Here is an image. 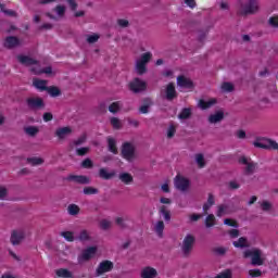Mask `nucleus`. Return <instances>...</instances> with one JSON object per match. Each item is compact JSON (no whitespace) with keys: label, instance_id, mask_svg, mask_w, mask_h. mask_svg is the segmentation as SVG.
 Masks as SVG:
<instances>
[{"label":"nucleus","instance_id":"obj_1","mask_svg":"<svg viewBox=\"0 0 278 278\" xmlns=\"http://www.w3.org/2000/svg\"><path fill=\"white\" fill-rule=\"evenodd\" d=\"M243 257H251L252 266H263L264 265V252L260 248L248 249L243 252Z\"/></svg>","mask_w":278,"mask_h":278},{"label":"nucleus","instance_id":"obj_2","mask_svg":"<svg viewBox=\"0 0 278 278\" xmlns=\"http://www.w3.org/2000/svg\"><path fill=\"white\" fill-rule=\"evenodd\" d=\"M153 58V53L146 52L140 55L139 59L135 62V72L137 75H144L147 73V64L151 62V59Z\"/></svg>","mask_w":278,"mask_h":278},{"label":"nucleus","instance_id":"obj_3","mask_svg":"<svg viewBox=\"0 0 278 278\" xmlns=\"http://www.w3.org/2000/svg\"><path fill=\"white\" fill-rule=\"evenodd\" d=\"M260 12V0H248L247 2H240L239 14L242 16L247 14H255Z\"/></svg>","mask_w":278,"mask_h":278},{"label":"nucleus","instance_id":"obj_4","mask_svg":"<svg viewBox=\"0 0 278 278\" xmlns=\"http://www.w3.org/2000/svg\"><path fill=\"white\" fill-rule=\"evenodd\" d=\"M194 242H197V239L191 233L186 235L182 239L179 247L185 257H189L190 253H192V250L194 249Z\"/></svg>","mask_w":278,"mask_h":278},{"label":"nucleus","instance_id":"obj_5","mask_svg":"<svg viewBox=\"0 0 278 278\" xmlns=\"http://www.w3.org/2000/svg\"><path fill=\"white\" fill-rule=\"evenodd\" d=\"M122 156L127 162H134L136 160V147L130 142H125L122 147Z\"/></svg>","mask_w":278,"mask_h":278},{"label":"nucleus","instance_id":"obj_6","mask_svg":"<svg viewBox=\"0 0 278 278\" xmlns=\"http://www.w3.org/2000/svg\"><path fill=\"white\" fill-rule=\"evenodd\" d=\"M94 255H97V247H89L83 250V252L78 255V264L90 262Z\"/></svg>","mask_w":278,"mask_h":278},{"label":"nucleus","instance_id":"obj_7","mask_svg":"<svg viewBox=\"0 0 278 278\" xmlns=\"http://www.w3.org/2000/svg\"><path fill=\"white\" fill-rule=\"evenodd\" d=\"M239 164H243V166H245L244 170L247 175H253L257 168V163L252 162L251 157L247 156H240Z\"/></svg>","mask_w":278,"mask_h":278},{"label":"nucleus","instance_id":"obj_8","mask_svg":"<svg viewBox=\"0 0 278 278\" xmlns=\"http://www.w3.org/2000/svg\"><path fill=\"white\" fill-rule=\"evenodd\" d=\"M174 186L176 190L186 192L188 191V188H190V180L182 176H176L174 179Z\"/></svg>","mask_w":278,"mask_h":278},{"label":"nucleus","instance_id":"obj_9","mask_svg":"<svg viewBox=\"0 0 278 278\" xmlns=\"http://www.w3.org/2000/svg\"><path fill=\"white\" fill-rule=\"evenodd\" d=\"M25 240V230L23 229H16L13 230L11 233L10 242L13 244V247H18L21 242Z\"/></svg>","mask_w":278,"mask_h":278},{"label":"nucleus","instance_id":"obj_10","mask_svg":"<svg viewBox=\"0 0 278 278\" xmlns=\"http://www.w3.org/2000/svg\"><path fill=\"white\" fill-rule=\"evenodd\" d=\"M129 88L132 92H143V90H147V83L140 78H135L130 84Z\"/></svg>","mask_w":278,"mask_h":278},{"label":"nucleus","instance_id":"obj_11","mask_svg":"<svg viewBox=\"0 0 278 278\" xmlns=\"http://www.w3.org/2000/svg\"><path fill=\"white\" fill-rule=\"evenodd\" d=\"M17 61L23 64L24 66H30L31 68H38V61L34 58L27 56V55H23L20 54L17 55Z\"/></svg>","mask_w":278,"mask_h":278},{"label":"nucleus","instance_id":"obj_12","mask_svg":"<svg viewBox=\"0 0 278 278\" xmlns=\"http://www.w3.org/2000/svg\"><path fill=\"white\" fill-rule=\"evenodd\" d=\"M112 268H114V263H112L111 261H103L96 269V275L97 277H101V275H104V273H110Z\"/></svg>","mask_w":278,"mask_h":278},{"label":"nucleus","instance_id":"obj_13","mask_svg":"<svg viewBox=\"0 0 278 278\" xmlns=\"http://www.w3.org/2000/svg\"><path fill=\"white\" fill-rule=\"evenodd\" d=\"M177 86H179V88H186L187 90H192V88H194L192 80L186 76L177 77Z\"/></svg>","mask_w":278,"mask_h":278},{"label":"nucleus","instance_id":"obj_14","mask_svg":"<svg viewBox=\"0 0 278 278\" xmlns=\"http://www.w3.org/2000/svg\"><path fill=\"white\" fill-rule=\"evenodd\" d=\"M165 99L167 101H173V99H177V90L175 89V84L169 83L165 87Z\"/></svg>","mask_w":278,"mask_h":278},{"label":"nucleus","instance_id":"obj_15","mask_svg":"<svg viewBox=\"0 0 278 278\" xmlns=\"http://www.w3.org/2000/svg\"><path fill=\"white\" fill-rule=\"evenodd\" d=\"M140 277L141 278H157V269H155L151 266H146L141 269Z\"/></svg>","mask_w":278,"mask_h":278},{"label":"nucleus","instance_id":"obj_16","mask_svg":"<svg viewBox=\"0 0 278 278\" xmlns=\"http://www.w3.org/2000/svg\"><path fill=\"white\" fill-rule=\"evenodd\" d=\"M5 49H15V47H21V40L17 37L9 36L4 40Z\"/></svg>","mask_w":278,"mask_h":278},{"label":"nucleus","instance_id":"obj_17","mask_svg":"<svg viewBox=\"0 0 278 278\" xmlns=\"http://www.w3.org/2000/svg\"><path fill=\"white\" fill-rule=\"evenodd\" d=\"M67 181H75V184H80V185H88L90 184V178H88V176H84V175H70L67 177Z\"/></svg>","mask_w":278,"mask_h":278},{"label":"nucleus","instance_id":"obj_18","mask_svg":"<svg viewBox=\"0 0 278 278\" xmlns=\"http://www.w3.org/2000/svg\"><path fill=\"white\" fill-rule=\"evenodd\" d=\"M225 118V112L219 110L208 116V123L211 125H216V123H220Z\"/></svg>","mask_w":278,"mask_h":278},{"label":"nucleus","instance_id":"obj_19","mask_svg":"<svg viewBox=\"0 0 278 278\" xmlns=\"http://www.w3.org/2000/svg\"><path fill=\"white\" fill-rule=\"evenodd\" d=\"M217 103L218 100H216L215 98H212L207 101L199 100L198 108H200V110H210V108H214V105H216Z\"/></svg>","mask_w":278,"mask_h":278},{"label":"nucleus","instance_id":"obj_20","mask_svg":"<svg viewBox=\"0 0 278 278\" xmlns=\"http://www.w3.org/2000/svg\"><path fill=\"white\" fill-rule=\"evenodd\" d=\"M114 177H116V172L115 170L109 172L108 168H105V167H102V168L99 169V178L100 179L110 180Z\"/></svg>","mask_w":278,"mask_h":278},{"label":"nucleus","instance_id":"obj_21","mask_svg":"<svg viewBox=\"0 0 278 278\" xmlns=\"http://www.w3.org/2000/svg\"><path fill=\"white\" fill-rule=\"evenodd\" d=\"M71 134H73V129H71V127H68V126L59 128L55 131V136L60 140H64V138H66L67 136H71Z\"/></svg>","mask_w":278,"mask_h":278},{"label":"nucleus","instance_id":"obj_22","mask_svg":"<svg viewBox=\"0 0 278 278\" xmlns=\"http://www.w3.org/2000/svg\"><path fill=\"white\" fill-rule=\"evenodd\" d=\"M28 108H31V110H38V108H42L45 105V102H42V99L40 98H29L27 100Z\"/></svg>","mask_w":278,"mask_h":278},{"label":"nucleus","instance_id":"obj_23","mask_svg":"<svg viewBox=\"0 0 278 278\" xmlns=\"http://www.w3.org/2000/svg\"><path fill=\"white\" fill-rule=\"evenodd\" d=\"M30 72L34 74V75H42V73H45L46 75H51L52 73V68L51 66H48L46 68H41L40 67V63L37 65V67H31L30 68Z\"/></svg>","mask_w":278,"mask_h":278},{"label":"nucleus","instance_id":"obj_24","mask_svg":"<svg viewBox=\"0 0 278 278\" xmlns=\"http://www.w3.org/2000/svg\"><path fill=\"white\" fill-rule=\"evenodd\" d=\"M230 213L231 210L229 208L228 204H220L217 206L216 216H218L219 218Z\"/></svg>","mask_w":278,"mask_h":278},{"label":"nucleus","instance_id":"obj_25","mask_svg":"<svg viewBox=\"0 0 278 278\" xmlns=\"http://www.w3.org/2000/svg\"><path fill=\"white\" fill-rule=\"evenodd\" d=\"M33 85L35 86V88H37V90H40V92H45V90H47V80H42V79H38L35 78L33 80Z\"/></svg>","mask_w":278,"mask_h":278},{"label":"nucleus","instance_id":"obj_26","mask_svg":"<svg viewBox=\"0 0 278 278\" xmlns=\"http://www.w3.org/2000/svg\"><path fill=\"white\" fill-rule=\"evenodd\" d=\"M108 149L114 155L118 154V148H116V139L108 137Z\"/></svg>","mask_w":278,"mask_h":278},{"label":"nucleus","instance_id":"obj_27","mask_svg":"<svg viewBox=\"0 0 278 278\" xmlns=\"http://www.w3.org/2000/svg\"><path fill=\"white\" fill-rule=\"evenodd\" d=\"M215 203H216V198L212 193H208L207 201L203 205V212L207 214V211L211 210V207L215 205Z\"/></svg>","mask_w":278,"mask_h":278},{"label":"nucleus","instance_id":"obj_28","mask_svg":"<svg viewBox=\"0 0 278 278\" xmlns=\"http://www.w3.org/2000/svg\"><path fill=\"white\" fill-rule=\"evenodd\" d=\"M232 244H233V247H236V249L249 248V241L244 237H241L237 241H233Z\"/></svg>","mask_w":278,"mask_h":278},{"label":"nucleus","instance_id":"obj_29","mask_svg":"<svg viewBox=\"0 0 278 278\" xmlns=\"http://www.w3.org/2000/svg\"><path fill=\"white\" fill-rule=\"evenodd\" d=\"M154 231L159 238H164V222L159 220L154 224Z\"/></svg>","mask_w":278,"mask_h":278},{"label":"nucleus","instance_id":"obj_30","mask_svg":"<svg viewBox=\"0 0 278 278\" xmlns=\"http://www.w3.org/2000/svg\"><path fill=\"white\" fill-rule=\"evenodd\" d=\"M118 177L123 184H126V186H129V184H134V176H131V174L129 173H122Z\"/></svg>","mask_w":278,"mask_h":278},{"label":"nucleus","instance_id":"obj_31","mask_svg":"<svg viewBox=\"0 0 278 278\" xmlns=\"http://www.w3.org/2000/svg\"><path fill=\"white\" fill-rule=\"evenodd\" d=\"M159 214L163 216L164 220H166L167 223L170 222V211H168V208L165 205H162L159 208Z\"/></svg>","mask_w":278,"mask_h":278},{"label":"nucleus","instance_id":"obj_32","mask_svg":"<svg viewBox=\"0 0 278 278\" xmlns=\"http://www.w3.org/2000/svg\"><path fill=\"white\" fill-rule=\"evenodd\" d=\"M76 240H79L80 242H88V240H90V232L86 229L80 230Z\"/></svg>","mask_w":278,"mask_h":278},{"label":"nucleus","instance_id":"obj_33","mask_svg":"<svg viewBox=\"0 0 278 278\" xmlns=\"http://www.w3.org/2000/svg\"><path fill=\"white\" fill-rule=\"evenodd\" d=\"M55 275L62 278H73V273L64 268L56 269Z\"/></svg>","mask_w":278,"mask_h":278},{"label":"nucleus","instance_id":"obj_34","mask_svg":"<svg viewBox=\"0 0 278 278\" xmlns=\"http://www.w3.org/2000/svg\"><path fill=\"white\" fill-rule=\"evenodd\" d=\"M25 134H27V136H30L31 138H34V136H37L38 131H40V129H38V127L36 126H28L24 128Z\"/></svg>","mask_w":278,"mask_h":278},{"label":"nucleus","instance_id":"obj_35","mask_svg":"<svg viewBox=\"0 0 278 278\" xmlns=\"http://www.w3.org/2000/svg\"><path fill=\"white\" fill-rule=\"evenodd\" d=\"M79 206L77 204H70L67 206V214H70V216H77V214H79Z\"/></svg>","mask_w":278,"mask_h":278},{"label":"nucleus","instance_id":"obj_36","mask_svg":"<svg viewBox=\"0 0 278 278\" xmlns=\"http://www.w3.org/2000/svg\"><path fill=\"white\" fill-rule=\"evenodd\" d=\"M27 162L28 164H30V166H40L45 164V160H42L41 157H28Z\"/></svg>","mask_w":278,"mask_h":278},{"label":"nucleus","instance_id":"obj_37","mask_svg":"<svg viewBox=\"0 0 278 278\" xmlns=\"http://www.w3.org/2000/svg\"><path fill=\"white\" fill-rule=\"evenodd\" d=\"M190 116H192V111L190 109H182L178 115V118L180 121H186L187 118H190Z\"/></svg>","mask_w":278,"mask_h":278},{"label":"nucleus","instance_id":"obj_38","mask_svg":"<svg viewBox=\"0 0 278 278\" xmlns=\"http://www.w3.org/2000/svg\"><path fill=\"white\" fill-rule=\"evenodd\" d=\"M61 236L67 242H75V240H77V238H75V235L72 231H63V232H61Z\"/></svg>","mask_w":278,"mask_h":278},{"label":"nucleus","instance_id":"obj_39","mask_svg":"<svg viewBox=\"0 0 278 278\" xmlns=\"http://www.w3.org/2000/svg\"><path fill=\"white\" fill-rule=\"evenodd\" d=\"M121 108H123V104L121 102H113L109 106V112H111V114H116V112L121 111Z\"/></svg>","mask_w":278,"mask_h":278},{"label":"nucleus","instance_id":"obj_40","mask_svg":"<svg viewBox=\"0 0 278 278\" xmlns=\"http://www.w3.org/2000/svg\"><path fill=\"white\" fill-rule=\"evenodd\" d=\"M267 25L273 27V29H278V15H273L268 18Z\"/></svg>","mask_w":278,"mask_h":278},{"label":"nucleus","instance_id":"obj_41","mask_svg":"<svg viewBox=\"0 0 278 278\" xmlns=\"http://www.w3.org/2000/svg\"><path fill=\"white\" fill-rule=\"evenodd\" d=\"M214 225H216V217L214 216V214H210L205 218V227L210 228V227H214Z\"/></svg>","mask_w":278,"mask_h":278},{"label":"nucleus","instance_id":"obj_42","mask_svg":"<svg viewBox=\"0 0 278 278\" xmlns=\"http://www.w3.org/2000/svg\"><path fill=\"white\" fill-rule=\"evenodd\" d=\"M83 194H86V195L99 194V189L94 187H85L83 189Z\"/></svg>","mask_w":278,"mask_h":278},{"label":"nucleus","instance_id":"obj_43","mask_svg":"<svg viewBox=\"0 0 278 278\" xmlns=\"http://www.w3.org/2000/svg\"><path fill=\"white\" fill-rule=\"evenodd\" d=\"M46 90L50 94V97H60V94L62 93L60 91V88L58 87H48Z\"/></svg>","mask_w":278,"mask_h":278},{"label":"nucleus","instance_id":"obj_44","mask_svg":"<svg viewBox=\"0 0 278 278\" xmlns=\"http://www.w3.org/2000/svg\"><path fill=\"white\" fill-rule=\"evenodd\" d=\"M195 164H198L199 168L205 167V157L203 154H195Z\"/></svg>","mask_w":278,"mask_h":278},{"label":"nucleus","instance_id":"obj_45","mask_svg":"<svg viewBox=\"0 0 278 278\" xmlns=\"http://www.w3.org/2000/svg\"><path fill=\"white\" fill-rule=\"evenodd\" d=\"M261 208L263 210V212H270L273 210V203L265 200L261 202Z\"/></svg>","mask_w":278,"mask_h":278},{"label":"nucleus","instance_id":"obj_46","mask_svg":"<svg viewBox=\"0 0 278 278\" xmlns=\"http://www.w3.org/2000/svg\"><path fill=\"white\" fill-rule=\"evenodd\" d=\"M151 105H153V103L148 100L147 104H143L139 108L140 114H149V108H151Z\"/></svg>","mask_w":278,"mask_h":278},{"label":"nucleus","instance_id":"obj_47","mask_svg":"<svg viewBox=\"0 0 278 278\" xmlns=\"http://www.w3.org/2000/svg\"><path fill=\"white\" fill-rule=\"evenodd\" d=\"M222 91L223 92H233V84H231V83H224L222 85Z\"/></svg>","mask_w":278,"mask_h":278},{"label":"nucleus","instance_id":"obj_48","mask_svg":"<svg viewBox=\"0 0 278 278\" xmlns=\"http://www.w3.org/2000/svg\"><path fill=\"white\" fill-rule=\"evenodd\" d=\"M100 227L101 229H103L104 231H108V229H110L112 227V222L108 220V219H102L100 222Z\"/></svg>","mask_w":278,"mask_h":278},{"label":"nucleus","instance_id":"obj_49","mask_svg":"<svg viewBox=\"0 0 278 278\" xmlns=\"http://www.w3.org/2000/svg\"><path fill=\"white\" fill-rule=\"evenodd\" d=\"M175 134H177V126L172 124L167 128V138H174Z\"/></svg>","mask_w":278,"mask_h":278},{"label":"nucleus","instance_id":"obj_50","mask_svg":"<svg viewBox=\"0 0 278 278\" xmlns=\"http://www.w3.org/2000/svg\"><path fill=\"white\" fill-rule=\"evenodd\" d=\"M1 8V12H3V14H7V16H16V11L13 10H5V5L0 4Z\"/></svg>","mask_w":278,"mask_h":278},{"label":"nucleus","instance_id":"obj_51","mask_svg":"<svg viewBox=\"0 0 278 278\" xmlns=\"http://www.w3.org/2000/svg\"><path fill=\"white\" fill-rule=\"evenodd\" d=\"M54 12H56L58 16H64V13L66 12V7L56 5Z\"/></svg>","mask_w":278,"mask_h":278},{"label":"nucleus","instance_id":"obj_52","mask_svg":"<svg viewBox=\"0 0 278 278\" xmlns=\"http://www.w3.org/2000/svg\"><path fill=\"white\" fill-rule=\"evenodd\" d=\"M111 125L114 129H121V119H118L117 117H112Z\"/></svg>","mask_w":278,"mask_h":278},{"label":"nucleus","instance_id":"obj_53","mask_svg":"<svg viewBox=\"0 0 278 278\" xmlns=\"http://www.w3.org/2000/svg\"><path fill=\"white\" fill-rule=\"evenodd\" d=\"M8 197V188L0 186V200L3 201Z\"/></svg>","mask_w":278,"mask_h":278},{"label":"nucleus","instance_id":"obj_54","mask_svg":"<svg viewBox=\"0 0 278 278\" xmlns=\"http://www.w3.org/2000/svg\"><path fill=\"white\" fill-rule=\"evenodd\" d=\"M99 40V35L94 34V35H90L87 37V42H89V45H94V42H97Z\"/></svg>","mask_w":278,"mask_h":278},{"label":"nucleus","instance_id":"obj_55","mask_svg":"<svg viewBox=\"0 0 278 278\" xmlns=\"http://www.w3.org/2000/svg\"><path fill=\"white\" fill-rule=\"evenodd\" d=\"M215 278H231V271L230 269H226L219 275H217Z\"/></svg>","mask_w":278,"mask_h":278},{"label":"nucleus","instance_id":"obj_56","mask_svg":"<svg viewBox=\"0 0 278 278\" xmlns=\"http://www.w3.org/2000/svg\"><path fill=\"white\" fill-rule=\"evenodd\" d=\"M86 142V135H81L78 139L74 141L75 147H79Z\"/></svg>","mask_w":278,"mask_h":278},{"label":"nucleus","instance_id":"obj_57","mask_svg":"<svg viewBox=\"0 0 278 278\" xmlns=\"http://www.w3.org/2000/svg\"><path fill=\"white\" fill-rule=\"evenodd\" d=\"M224 225H227L228 227H235L237 229L238 227V223L233 222L232 219L230 218H226L224 220Z\"/></svg>","mask_w":278,"mask_h":278},{"label":"nucleus","instance_id":"obj_58","mask_svg":"<svg viewBox=\"0 0 278 278\" xmlns=\"http://www.w3.org/2000/svg\"><path fill=\"white\" fill-rule=\"evenodd\" d=\"M83 168H92V160L86 159L81 163Z\"/></svg>","mask_w":278,"mask_h":278},{"label":"nucleus","instance_id":"obj_59","mask_svg":"<svg viewBox=\"0 0 278 278\" xmlns=\"http://www.w3.org/2000/svg\"><path fill=\"white\" fill-rule=\"evenodd\" d=\"M250 277H262V270L260 269H251L249 271Z\"/></svg>","mask_w":278,"mask_h":278},{"label":"nucleus","instance_id":"obj_60","mask_svg":"<svg viewBox=\"0 0 278 278\" xmlns=\"http://www.w3.org/2000/svg\"><path fill=\"white\" fill-rule=\"evenodd\" d=\"M214 253H216V255H225V253H227V249H225L223 247L215 248Z\"/></svg>","mask_w":278,"mask_h":278},{"label":"nucleus","instance_id":"obj_61","mask_svg":"<svg viewBox=\"0 0 278 278\" xmlns=\"http://www.w3.org/2000/svg\"><path fill=\"white\" fill-rule=\"evenodd\" d=\"M66 1H67L68 5H70L72 12H76V10H77V2L75 0H66Z\"/></svg>","mask_w":278,"mask_h":278},{"label":"nucleus","instance_id":"obj_62","mask_svg":"<svg viewBox=\"0 0 278 278\" xmlns=\"http://www.w3.org/2000/svg\"><path fill=\"white\" fill-rule=\"evenodd\" d=\"M88 151H90V148H78L76 150L77 155H86V153H88Z\"/></svg>","mask_w":278,"mask_h":278},{"label":"nucleus","instance_id":"obj_63","mask_svg":"<svg viewBox=\"0 0 278 278\" xmlns=\"http://www.w3.org/2000/svg\"><path fill=\"white\" fill-rule=\"evenodd\" d=\"M117 25H119V27H129V21L127 20H117Z\"/></svg>","mask_w":278,"mask_h":278},{"label":"nucleus","instance_id":"obj_64","mask_svg":"<svg viewBox=\"0 0 278 278\" xmlns=\"http://www.w3.org/2000/svg\"><path fill=\"white\" fill-rule=\"evenodd\" d=\"M228 233H229L230 238H238V236H240V230L232 229V230H229Z\"/></svg>","mask_w":278,"mask_h":278}]
</instances>
